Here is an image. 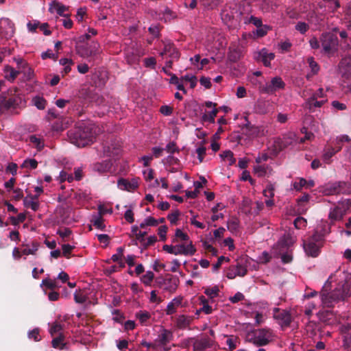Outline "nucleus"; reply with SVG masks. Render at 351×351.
<instances>
[{
    "label": "nucleus",
    "instance_id": "nucleus-45",
    "mask_svg": "<svg viewBox=\"0 0 351 351\" xmlns=\"http://www.w3.org/2000/svg\"><path fill=\"white\" fill-rule=\"evenodd\" d=\"M14 61L17 64V71H20L21 73H25L26 68H27L28 64L23 58H14Z\"/></svg>",
    "mask_w": 351,
    "mask_h": 351
},
{
    "label": "nucleus",
    "instance_id": "nucleus-3",
    "mask_svg": "<svg viewBox=\"0 0 351 351\" xmlns=\"http://www.w3.org/2000/svg\"><path fill=\"white\" fill-rule=\"evenodd\" d=\"M153 226L154 218L149 217L145 219L144 222L141 223L140 228L138 226H133L132 228V237L134 238L135 244L137 245L138 242H139L144 247H147L154 243L153 236L145 238L147 234V227Z\"/></svg>",
    "mask_w": 351,
    "mask_h": 351
},
{
    "label": "nucleus",
    "instance_id": "nucleus-37",
    "mask_svg": "<svg viewBox=\"0 0 351 351\" xmlns=\"http://www.w3.org/2000/svg\"><path fill=\"white\" fill-rule=\"evenodd\" d=\"M219 112V109L214 108L211 112H210L208 114H204V115L202 117V121H208L210 123H215V119L217 116V113Z\"/></svg>",
    "mask_w": 351,
    "mask_h": 351
},
{
    "label": "nucleus",
    "instance_id": "nucleus-54",
    "mask_svg": "<svg viewBox=\"0 0 351 351\" xmlns=\"http://www.w3.org/2000/svg\"><path fill=\"white\" fill-rule=\"evenodd\" d=\"M173 111V107L168 105H162L160 109L159 112L164 116L168 117L172 114Z\"/></svg>",
    "mask_w": 351,
    "mask_h": 351
},
{
    "label": "nucleus",
    "instance_id": "nucleus-19",
    "mask_svg": "<svg viewBox=\"0 0 351 351\" xmlns=\"http://www.w3.org/2000/svg\"><path fill=\"white\" fill-rule=\"evenodd\" d=\"M247 270L245 266L240 263H237L236 265H232L230 267L226 276L229 279H234L237 276H244L247 274Z\"/></svg>",
    "mask_w": 351,
    "mask_h": 351
},
{
    "label": "nucleus",
    "instance_id": "nucleus-56",
    "mask_svg": "<svg viewBox=\"0 0 351 351\" xmlns=\"http://www.w3.org/2000/svg\"><path fill=\"white\" fill-rule=\"evenodd\" d=\"M295 29L302 34H304L309 29V25L305 22L300 21L295 25Z\"/></svg>",
    "mask_w": 351,
    "mask_h": 351
},
{
    "label": "nucleus",
    "instance_id": "nucleus-15",
    "mask_svg": "<svg viewBox=\"0 0 351 351\" xmlns=\"http://www.w3.org/2000/svg\"><path fill=\"white\" fill-rule=\"evenodd\" d=\"M173 335L169 330L160 327L158 331V338L155 339V350H156V344L158 346H165L172 339Z\"/></svg>",
    "mask_w": 351,
    "mask_h": 351
},
{
    "label": "nucleus",
    "instance_id": "nucleus-21",
    "mask_svg": "<svg viewBox=\"0 0 351 351\" xmlns=\"http://www.w3.org/2000/svg\"><path fill=\"white\" fill-rule=\"evenodd\" d=\"M294 241L289 234L282 236L277 243V247L280 252L287 251L289 248L293 244Z\"/></svg>",
    "mask_w": 351,
    "mask_h": 351
},
{
    "label": "nucleus",
    "instance_id": "nucleus-43",
    "mask_svg": "<svg viewBox=\"0 0 351 351\" xmlns=\"http://www.w3.org/2000/svg\"><path fill=\"white\" fill-rule=\"evenodd\" d=\"M327 3L328 10L332 12H335L340 8L339 0H323Z\"/></svg>",
    "mask_w": 351,
    "mask_h": 351
},
{
    "label": "nucleus",
    "instance_id": "nucleus-9",
    "mask_svg": "<svg viewBox=\"0 0 351 351\" xmlns=\"http://www.w3.org/2000/svg\"><path fill=\"white\" fill-rule=\"evenodd\" d=\"M285 86L286 84L282 77L276 76L263 86L262 92L268 95H274L279 90H284Z\"/></svg>",
    "mask_w": 351,
    "mask_h": 351
},
{
    "label": "nucleus",
    "instance_id": "nucleus-14",
    "mask_svg": "<svg viewBox=\"0 0 351 351\" xmlns=\"http://www.w3.org/2000/svg\"><path fill=\"white\" fill-rule=\"evenodd\" d=\"M121 144L117 141H114L104 145V154L106 156L117 157L119 156L122 152Z\"/></svg>",
    "mask_w": 351,
    "mask_h": 351
},
{
    "label": "nucleus",
    "instance_id": "nucleus-10",
    "mask_svg": "<svg viewBox=\"0 0 351 351\" xmlns=\"http://www.w3.org/2000/svg\"><path fill=\"white\" fill-rule=\"evenodd\" d=\"M322 46L325 52L329 53L335 50L338 45V38L337 35L331 32H326L322 34L321 38Z\"/></svg>",
    "mask_w": 351,
    "mask_h": 351
},
{
    "label": "nucleus",
    "instance_id": "nucleus-31",
    "mask_svg": "<svg viewBox=\"0 0 351 351\" xmlns=\"http://www.w3.org/2000/svg\"><path fill=\"white\" fill-rule=\"evenodd\" d=\"M344 214V211L341 208L336 206L330 210L329 213V218L335 221L340 220L343 218Z\"/></svg>",
    "mask_w": 351,
    "mask_h": 351
},
{
    "label": "nucleus",
    "instance_id": "nucleus-58",
    "mask_svg": "<svg viewBox=\"0 0 351 351\" xmlns=\"http://www.w3.org/2000/svg\"><path fill=\"white\" fill-rule=\"evenodd\" d=\"M180 213L178 210H176L173 213H170L167 216V219L170 221L171 224L176 225L178 220V217L180 216Z\"/></svg>",
    "mask_w": 351,
    "mask_h": 351
},
{
    "label": "nucleus",
    "instance_id": "nucleus-50",
    "mask_svg": "<svg viewBox=\"0 0 351 351\" xmlns=\"http://www.w3.org/2000/svg\"><path fill=\"white\" fill-rule=\"evenodd\" d=\"M37 166L38 162L34 158L26 159L22 164V167L32 169H36Z\"/></svg>",
    "mask_w": 351,
    "mask_h": 351
},
{
    "label": "nucleus",
    "instance_id": "nucleus-41",
    "mask_svg": "<svg viewBox=\"0 0 351 351\" xmlns=\"http://www.w3.org/2000/svg\"><path fill=\"white\" fill-rule=\"evenodd\" d=\"M29 141L38 149L40 150L44 147V142L43 139L36 135L29 136Z\"/></svg>",
    "mask_w": 351,
    "mask_h": 351
},
{
    "label": "nucleus",
    "instance_id": "nucleus-61",
    "mask_svg": "<svg viewBox=\"0 0 351 351\" xmlns=\"http://www.w3.org/2000/svg\"><path fill=\"white\" fill-rule=\"evenodd\" d=\"M153 279L154 273L152 271H147V274L142 277L141 281L146 285H150Z\"/></svg>",
    "mask_w": 351,
    "mask_h": 351
},
{
    "label": "nucleus",
    "instance_id": "nucleus-46",
    "mask_svg": "<svg viewBox=\"0 0 351 351\" xmlns=\"http://www.w3.org/2000/svg\"><path fill=\"white\" fill-rule=\"evenodd\" d=\"M219 292V287L214 286L213 287H207L205 289L204 293L210 298L218 296Z\"/></svg>",
    "mask_w": 351,
    "mask_h": 351
},
{
    "label": "nucleus",
    "instance_id": "nucleus-12",
    "mask_svg": "<svg viewBox=\"0 0 351 351\" xmlns=\"http://www.w3.org/2000/svg\"><path fill=\"white\" fill-rule=\"evenodd\" d=\"M196 252L192 241L189 243L175 244L173 254L174 255H193Z\"/></svg>",
    "mask_w": 351,
    "mask_h": 351
},
{
    "label": "nucleus",
    "instance_id": "nucleus-20",
    "mask_svg": "<svg viewBox=\"0 0 351 351\" xmlns=\"http://www.w3.org/2000/svg\"><path fill=\"white\" fill-rule=\"evenodd\" d=\"M291 138L284 137L277 138L274 142L273 152L276 155L278 154L280 152L287 148L289 145L291 144Z\"/></svg>",
    "mask_w": 351,
    "mask_h": 351
},
{
    "label": "nucleus",
    "instance_id": "nucleus-29",
    "mask_svg": "<svg viewBox=\"0 0 351 351\" xmlns=\"http://www.w3.org/2000/svg\"><path fill=\"white\" fill-rule=\"evenodd\" d=\"M342 332L346 334L344 337V346L348 351H351V325L343 326Z\"/></svg>",
    "mask_w": 351,
    "mask_h": 351
},
{
    "label": "nucleus",
    "instance_id": "nucleus-27",
    "mask_svg": "<svg viewBox=\"0 0 351 351\" xmlns=\"http://www.w3.org/2000/svg\"><path fill=\"white\" fill-rule=\"evenodd\" d=\"M3 71L5 73V78L12 82H14L18 75L21 73L20 71L14 69L10 65L5 66Z\"/></svg>",
    "mask_w": 351,
    "mask_h": 351
},
{
    "label": "nucleus",
    "instance_id": "nucleus-23",
    "mask_svg": "<svg viewBox=\"0 0 351 351\" xmlns=\"http://www.w3.org/2000/svg\"><path fill=\"white\" fill-rule=\"evenodd\" d=\"M67 10V8L59 3L57 1H53L49 4V11L51 13L56 12L59 16H66L67 14H64V12Z\"/></svg>",
    "mask_w": 351,
    "mask_h": 351
},
{
    "label": "nucleus",
    "instance_id": "nucleus-8",
    "mask_svg": "<svg viewBox=\"0 0 351 351\" xmlns=\"http://www.w3.org/2000/svg\"><path fill=\"white\" fill-rule=\"evenodd\" d=\"M350 193V184L343 181L329 183L324 187L323 190V193L325 195L349 194Z\"/></svg>",
    "mask_w": 351,
    "mask_h": 351
},
{
    "label": "nucleus",
    "instance_id": "nucleus-64",
    "mask_svg": "<svg viewBox=\"0 0 351 351\" xmlns=\"http://www.w3.org/2000/svg\"><path fill=\"white\" fill-rule=\"evenodd\" d=\"M245 23H252L257 27H261L263 25L262 20L260 18H257L254 16H251L249 19H247V21L245 22Z\"/></svg>",
    "mask_w": 351,
    "mask_h": 351
},
{
    "label": "nucleus",
    "instance_id": "nucleus-42",
    "mask_svg": "<svg viewBox=\"0 0 351 351\" xmlns=\"http://www.w3.org/2000/svg\"><path fill=\"white\" fill-rule=\"evenodd\" d=\"M336 154L335 148L330 147L324 150L323 159L326 163L328 164L330 162V158Z\"/></svg>",
    "mask_w": 351,
    "mask_h": 351
},
{
    "label": "nucleus",
    "instance_id": "nucleus-55",
    "mask_svg": "<svg viewBox=\"0 0 351 351\" xmlns=\"http://www.w3.org/2000/svg\"><path fill=\"white\" fill-rule=\"evenodd\" d=\"M200 299L202 303L203 304V306L202 308H201L202 312H204L206 315L210 314L213 311V309L212 307L208 305V301L205 299L204 296H201Z\"/></svg>",
    "mask_w": 351,
    "mask_h": 351
},
{
    "label": "nucleus",
    "instance_id": "nucleus-36",
    "mask_svg": "<svg viewBox=\"0 0 351 351\" xmlns=\"http://www.w3.org/2000/svg\"><path fill=\"white\" fill-rule=\"evenodd\" d=\"M307 62L311 69V75H317L319 71V66L317 62L315 61L314 58L308 57L307 58Z\"/></svg>",
    "mask_w": 351,
    "mask_h": 351
},
{
    "label": "nucleus",
    "instance_id": "nucleus-44",
    "mask_svg": "<svg viewBox=\"0 0 351 351\" xmlns=\"http://www.w3.org/2000/svg\"><path fill=\"white\" fill-rule=\"evenodd\" d=\"M123 256V248L120 247L117 249V254H114L112 256L111 259L113 262H117L120 264L121 267H124V263H123L121 258Z\"/></svg>",
    "mask_w": 351,
    "mask_h": 351
},
{
    "label": "nucleus",
    "instance_id": "nucleus-52",
    "mask_svg": "<svg viewBox=\"0 0 351 351\" xmlns=\"http://www.w3.org/2000/svg\"><path fill=\"white\" fill-rule=\"evenodd\" d=\"M242 130L243 132H246L249 136L254 134L256 132V128L252 125L249 121H247V123L242 128Z\"/></svg>",
    "mask_w": 351,
    "mask_h": 351
},
{
    "label": "nucleus",
    "instance_id": "nucleus-48",
    "mask_svg": "<svg viewBox=\"0 0 351 351\" xmlns=\"http://www.w3.org/2000/svg\"><path fill=\"white\" fill-rule=\"evenodd\" d=\"M140 322L143 325H146L148 319L150 318V314L146 311H140L136 314Z\"/></svg>",
    "mask_w": 351,
    "mask_h": 351
},
{
    "label": "nucleus",
    "instance_id": "nucleus-28",
    "mask_svg": "<svg viewBox=\"0 0 351 351\" xmlns=\"http://www.w3.org/2000/svg\"><path fill=\"white\" fill-rule=\"evenodd\" d=\"M210 340L208 337H204L200 339H197L193 343V347L195 350L202 351L210 346Z\"/></svg>",
    "mask_w": 351,
    "mask_h": 351
},
{
    "label": "nucleus",
    "instance_id": "nucleus-18",
    "mask_svg": "<svg viewBox=\"0 0 351 351\" xmlns=\"http://www.w3.org/2000/svg\"><path fill=\"white\" fill-rule=\"evenodd\" d=\"M117 186L121 190L132 191L138 186V178L128 179L120 178L117 182Z\"/></svg>",
    "mask_w": 351,
    "mask_h": 351
},
{
    "label": "nucleus",
    "instance_id": "nucleus-4",
    "mask_svg": "<svg viewBox=\"0 0 351 351\" xmlns=\"http://www.w3.org/2000/svg\"><path fill=\"white\" fill-rule=\"evenodd\" d=\"M272 331L267 328L254 329L245 335V340L257 347L268 345L273 339Z\"/></svg>",
    "mask_w": 351,
    "mask_h": 351
},
{
    "label": "nucleus",
    "instance_id": "nucleus-30",
    "mask_svg": "<svg viewBox=\"0 0 351 351\" xmlns=\"http://www.w3.org/2000/svg\"><path fill=\"white\" fill-rule=\"evenodd\" d=\"M242 56L241 50L239 47L230 48L228 52V59L230 62H236Z\"/></svg>",
    "mask_w": 351,
    "mask_h": 351
},
{
    "label": "nucleus",
    "instance_id": "nucleus-51",
    "mask_svg": "<svg viewBox=\"0 0 351 351\" xmlns=\"http://www.w3.org/2000/svg\"><path fill=\"white\" fill-rule=\"evenodd\" d=\"M28 337L31 339H34L35 341H40L41 337L40 335V329L38 328H36L29 331Z\"/></svg>",
    "mask_w": 351,
    "mask_h": 351
},
{
    "label": "nucleus",
    "instance_id": "nucleus-7",
    "mask_svg": "<svg viewBox=\"0 0 351 351\" xmlns=\"http://www.w3.org/2000/svg\"><path fill=\"white\" fill-rule=\"evenodd\" d=\"M76 53L83 58L94 59L100 53V45L97 42L79 45L75 47Z\"/></svg>",
    "mask_w": 351,
    "mask_h": 351
},
{
    "label": "nucleus",
    "instance_id": "nucleus-6",
    "mask_svg": "<svg viewBox=\"0 0 351 351\" xmlns=\"http://www.w3.org/2000/svg\"><path fill=\"white\" fill-rule=\"evenodd\" d=\"M161 49L158 50V53L163 58H169V60H166L165 66L171 69L174 61L178 60L180 58V52L170 42H164L161 40L158 44Z\"/></svg>",
    "mask_w": 351,
    "mask_h": 351
},
{
    "label": "nucleus",
    "instance_id": "nucleus-40",
    "mask_svg": "<svg viewBox=\"0 0 351 351\" xmlns=\"http://www.w3.org/2000/svg\"><path fill=\"white\" fill-rule=\"evenodd\" d=\"M178 239L181 241H186V243H187V241L189 240V237L186 233L183 232L180 229L178 228L176 230L175 238L173 239L172 242L176 243Z\"/></svg>",
    "mask_w": 351,
    "mask_h": 351
},
{
    "label": "nucleus",
    "instance_id": "nucleus-33",
    "mask_svg": "<svg viewBox=\"0 0 351 351\" xmlns=\"http://www.w3.org/2000/svg\"><path fill=\"white\" fill-rule=\"evenodd\" d=\"M226 337L227 338L226 343L228 346L229 350L232 351L236 349L237 344L240 343L239 337L234 335H227Z\"/></svg>",
    "mask_w": 351,
    "mask_h": 351
},
{
    "label": "nucleus",
    "instance_id": "nucleus-1",
    "mask_svg": "<svg viewBox=\"0 0 351 351\" xmlns=\"http://www.w3.org/2000/svg\"><path fill=\"white\" fill-rule=\"evenodd\" d=\"M330 287V283L327 281L320 292L321 300L325 307H332L335 303L343 301L350 295V285L347 280L340 281L335 289L328 293Z\"/></svg>",
    "mask_w": 351,
    "mask_h": 351
},
{
    "label": "nucleus",
    "instance_id": "nucleus-34",
    "mask_svg": "<svg viewBox=\"0 0 351 351\" xmlns=\"http://www.w3.org/2000/svg\"><path fill=\"white\" fill-rule=\"evenodd\" d=\"M63 329V325H62L58 322H54L51 324V327L49 328V333L52 337H54L55 335L59 336L60 334L62 333V330Z\"/></svg>",
    "mask_w": 351,
    "mask_h": 351
},
{
    "label": "nucleus",
    "instance_id": "nucleus-47",
    "mask_svg": "<svg viewBox=\"0 0 351 351\" xmlns=\"http://www.w3.org/2000/svg\"><path fill=\"white\" fill-rule=\"evenodd\" d=\"M92 222L93 226L99 230H104L106 228L104 219L100 215L95 217Z\"/></svg>",
    "mask_w": 351,
    "mask_h": 351
},
{
    "label": "nucleus",
    "instance_id": "nucleus-60",
    "mask_svg": "<svg viewBox=\"0 0 351 351\" xmlns=\"http://www.w3.org/2000/svg\"><path fill=\"white\" fill-rule=\"evenodd\" d=\"M165 149L167 153L174 154L176 152H179V148L177 147L176 143L173 141L169 143Z\"/></svg>",
    "mask_w": 351,
    "mask_h": 351
},
{
    "label": "nucleus",
    "instance_id": "nucleus-39",
    "mask_svg": "<svg viewBox=\"0 0 351 351\" xmlns=\"http://www.w3.org/2000/svg\"><path fill=\"white\" fill-rule=\"evenodd\" d=\"M34 105L39 110H43L46 107V100L40 96H36L32 99Z\"/></svg>",
    "mask_w": 351,
    "mask_h": 351
},
{
    "label": "nucleus",
    "instance_id": "nucleus-59",
    "mask_svg": "<svg viewBox=\"0 0 351 351\" xmlns=\"http://www.w3.org/2000/svg\"><path fill=\"white\" fill-rule=\"evenodd\" d=\"M42 285H44L50 289H53L58 287L56 280L50 278L43 279L42 281Z\"/></svg>",
    "mask_w": 351,
    "mask_h": 351
},
{
    "label": "nucleus",
    "instance_id": "nucleus-24",
    "mask_svg": "<svg viewBox=\"0 0 351 351\" xmlns=\"http://www.w3.org/2000/svg\"><path fill=\"white\" fill-rule=\"evenodd\" d=\"M183 297L178 296L173 298L167 305L166 309L167 315H172L176 313L178 307L182 305Z\"/></svg>",
    "mask_w": 351,
    "mask_h": 351
},
{
    "label": "nucleus",
    "instance_id": "nucleus-13",
    "mask_svg": "<svg viewBox=\"0 0 351 351\" xmlns=\"http://www.w3.org/2000/svg\"><path fill=\"white\" fill-rule=\"evenodd\" d=\"M274 317L282 327H288L291 322V315L285 310L275 308Z\"/></svg>",
    "mask_w": 351,
    "mask_h": 351
},
{
    "label": "nucleus",
    "instance_id": "nucleus-26",
    "mask_svg": "<svg viewBox=\"0 0 351 351\" xmlns=\"http://www.w3.org/2000/svg\"><path fill=\"white\" fill-rule=\"evenodd\" d=\"M23 203L26 208H29L34 211H36L39 208L37 195L26 197L23 200Z\"/></svg>",
    "mask_w": 351,
    "mask_h": 351
},
{
    "label": "nucleus",
    "instance_id": "nucleus-25",
    "mask_svg": "<svg viewBox=\"0 0 351 351\" xmlns=\"http://www.w3.org/2000/svg\"><path fill=\"white\" fill-rule=\"evenodd\" d=\"M192 321V317L180 315L176 318V324L179 329H185L190 326Z\"/></svg>",
    "mask_w": 351,
    "mask_h": 351
},
{
    "label": "nucleus",
    "instance_id": "nucleus-38",
    "mask_svg": "<svg viewBox=\"0 0 351 351\" xmlns=\"http://www.w3.org/2000/svg\"><path fill=\"white\" fill-rule=\"evenodd\" d=\"M220 156L223 160H228L230 165H232L236 162V159L234 157V154L230 150H226V151L223 152L220 154Z\"/></svg>",
    "mask_w": 351,
    "mask_h": 351
},
{
    "label": "nucleus",
    "instance_id": "nucleus-5",
    "mask_svg": "<svg viewBox=\"0 0 351 351\" xmlns=\"http://www.w3.org/2000/svg\"><path fill=\"white\" fill-rule=\"evenodd\" d=\"M324 241V234L317 229L314 233L303 242L304 250L308 256L317 257L320 253V249Z\"/></svg>",
    "mask_w": 351,
    "mask_h": 351
},
{
    "label": "nucleus",
    "instance_id": "nucleus-63",
    "mask_svg": "<svg viewBox=\"0 0 351 351\" xmlns=\"http://www.w3.org/2000/svg\"><path fill=\"white\" fill-rule=\"evenodd\" d=\"M324 97V92L322 88H319L312 96L308 99V102L313 101L318 98Z\"/></svg>",
    "mask_w": 351,
    "mask_h": 351
},
{
    "label": "nucleus",
    "instance_id": "nucleus-32",
    "mask_svg": "<svg viewBox=\"0 0 351 351\" xmlns=\"http://www.w3.org/2000/svg\"><path fill=\"white\" fill-rule=\"evenodd\" d=\"M64 336L63 334H60L59 336L54 337L51 341L53 348L60 350H64L66 346V343H64Z\"/></svg>",
    "mask_w": 351,
    "mask_h": 351
},
{
    "label": "nucleus",
    "instance_id": "nucleus-17",
    "mask_svg": "<svg viewBox=\"0 0 351 351\" xmlns=\"http://www.w3.org/2000/svg\"><path fill=\"white\" fill-rule=\"evenodd\" d=\"M14 34V25L9 19H2L0 21V34L8 38Z\"/></svg>",
    "mask_w": 351,
    "mask_h": 351
},
{
    "label": "nucleus",
    "instance_id": "nucleus-11",
    "mask_svg": "<svg viewBox=\"0 0 351 351\" xmlns=\"http://www.w3.org/2000/svg\"><path fill=\"white\" fill-rule=\"evenodd\" d=\"M24 101L20 96H16L6 99L4 96H0V114L4 113L10 108H15L21 106Z\"/></svg>",
    "mask_w": 351,
    "mask_h": 351
},
{
    "label": "nucleus",
    "instance_id": "nucleus-2",
    "mask_svg": "<svg viewBox=\"0 0 351 351\" xmlns=\"http://www.w3.org/2000/svg\"><path fill=\"white\" fill-rule=\"evenodd\" d=\"M68 137L71 143L77 147H85L95 138V132L90 125L80 126L68 132Z\"/></svg>",
    "mask_w": 351,
    "mask_h": 351
},
{
    "label": "nucleus",
    "instance_id": "nucleus-57",
    "mask_svg": "<svg viewBox=\"0 0 351 351\" xmlns=\"http://www.w3.org/2000/svg\"><path fill=\"white\" fill-rule=\"evenodd\" d=\"M306 184H307V181L304 178H299L298 181H295L293 183V187L295 190L299 191L303 187H304Z\"/></svg>",
    "mask_w": 351,
    "mask_h": 351
},
{
    "label": "nucleus",
    "instance_id": "nucleus-49",
    "mask_svg": "<svg viewBox=\"0 0 351 351\" xmlns=\"http://www.w3.org/2000/svg\"><path fill=\"white\" fill-rule=\"evenodd\" d=\"M39 247V244L37 242L32 243L31 248H25L22 250V253L24 255H29V254H35L36 251L38 250Z\"/></svg>",
    "mask_w": 351,
    "mask_h": 351
},
{
    "label": "nucleus",
    "instance_id": "nucleus-22",
    "mask_svg": "<svg viewBox=\"0 0 351 351\" xmlns=\"http://www.w3.org/2000/svg\"><path fill=\"white\" fill-rule=\"evenodd\" d=\"M112 163L110 160H104L100 162H96L93 165V169L95 171L99 173L109 172L111 170Z\"/></svg>",
    "mask_w": 351,
    "mask_h": 351
},
{
    "label": "nucleus",
    "instance_id": "nucleus-35",
    "mask_svg": "<svg viewBox=\"0 0 351 351\" xmlns=\"http://www.w3.org/2000/svg\"><path fill=\"white\" fill-rule=\"evenodd\" d=\"M228 230L232 233L239 230V221L237 218H231L227 221Z\"/></svg>",
    "mask_w": 351,
    "mask_h": 351
},
{
    "label": "nucleus",
    "instance_id": "nucleus-53",
    "mask_svg": "<svg viewBox=\"0 0 351 351\" xmlns=\"http://www.w3.org/2000/svg\"><path fill=\"white\" fill-rule=\"evenodd\" d=\"M293 224L297 229H302L306 226V219L302 217H298L293 221Z\"/></svg>",
    "mask_w": 351,
    "mask_h": 351
},
{
    "label": "nucleus",
    "instance_id": "nucleus-62",
    "mask_svg": "<svg viewBox=\"0 0 351 351\" xmlns=\"http://www.w3.org/2000/svg\"><path fill=\"white\" fill-rule=\"evenodd\" d=\"M168 228L167 226H161L158 229V234L160 239L161 241H165L167 239V232Z\"/></svg>",
    "mask_w": 351,
    "mask_h": 351
},
{
    "label": "nucleus",
    "instance_id": "nucleus-16",
    "mask_svg": "<svg viewBox=\"0 0 351 351\" xmlns=\"http://www.w3.org/2000/svg\"><path fill=\"white\" fill-rule=\"evenodd\" d=\"M275 58V54L269 52L265 48L259 51L254 56L256 61L261 62L265 66L269 67L271 66V61Z\"/></svg>",
    "mask_w": 351,
    "mask_h": 351
}]
</instances>
